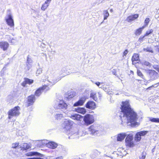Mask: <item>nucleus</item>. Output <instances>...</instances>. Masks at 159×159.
Returning a JSON list of instances; mask_svg holds the SVG:
<instances>
[{"mask_svg":"<svg viewBox=\"0 0 159 159\" xmlns=\"http://www.w3.org/2000/svg\"><path fill=\"white\" fill-rule=\"evenodd\" d=\"M121 109V114L120 117L121 118L122 123L123 122L122 117H125L127 119V123L129 125L135 126L137 122V115L133 109L130 107L129 102L128 101L122 102V105L120 107Z\"/></svg>","mask_w":159,"mask_h":159,"instance_id":"1","label":"nucleus"},{"mask_svg":"<svg viewBox=\"0 0 159 159\" xmlns=\"http://www.w3.org/2000/svg\"><path fill=\"white\" fill-rule=\"evenodd\" d=\"M54 108L57 109H62L63 111L66 110L67 105L63 100L57 99L55 102Z\"/></svg>","mask_w":159,"mask_h":159,"instance_id":"2","label":"nucleus"},{"mask_svg":"<svg viewBox=\"0 0 159 159\" xmlns=\"http://www.w3.org/2000/svg\"><path fill=\"white\" fill-rule=\"evenodd\" d=\"M39 142L38 144H37L38 146L39 147H41L46 144L47 146L49 148L54 149L57 147L58 146L57 143L52 141L49 142L48 143H45L44 140L39 141Z\"/></svg>","mask_w":159,"mask_h":159,"instance_id":"3","label":"nucleus"},{"mask_svg":"<svg viewBox=\"0 0 159 159\" xmlns=\"http://www.w3.org/2000/svg\"><path fill=\"white\" fill-rule=\"evenodd\" d=\"M20 107L17 106L15 107L13 109L8 111V118L11 119L13 116H17L20 114L19 110Z\"/></svg>","mask_w":159,"mask_h":159,"instance_id":"4","label":"nucleus"},{"mask_svg":"<svg viewBox=\"0 0 159 159\" xmlns=\"http://www.w3.org/2000/svg\"><path fill=\"white\" fill-rule=\"evenodd\" d=\"M83 119L85 124L87 125L93 123L94 121V117L92 115L90 114L86 115L84 116Z\"/></svg>","mask_w":159,"mask_h":159,"instance_id":"5","label":"nucleus"},{"mask_svg":"<svg viewBox=\"0 0 159 159\" xmlns=\"http://www.w3.org/2000/svg\"><path fill=\"white\" fill-rule=\"evenodd\" d=\"M49 89V87L46 85H44L38 89L35 92L36 96L39 97L43 92H46Z\"/></svg>","mask_w":159,"mask_h":159,"instance_id":"6","label":"nucleus"},{"mask_svg":"<svg viewBox=\"0 0 159 159\" xmlns=\"http://www.w3.org/2000/svg\"><path fill=\"white\" fill-rule=\"evenodd\" d=\"M5 20L7 24L11 27L14 25V20L12 16L10 13L7 15L5 17Z\"/></svg>","mask_w":159,"mask_h":159,"instance_id":"7","label":"nucleus"},{"mask_svg":"<svg viewBox=\"0 0 159 159\" xmlns=\"http://www.w3.org/2000/svg\"><path fill=\"white\" fill-rule=\"evenodd\" d=\"M73 124V122L71 120L65 119L62 124V126L64 129H65L67 130H68L71 128V127Z\"/></svg>","mask_w":159,"mask_h":159,"instance_id":"8","label":"nucleus"},{"mask_svg":"<svg viewBox=\"0 0 159 159\" xmlns=\"http://www.w3.org/2000/svg\"><path fill=\"white\" fill-rule=\"evenodd\" d=\"M36 100L35 95H31L29 96L27 98V101L26 102V106L27 107H29L32 105Z\"/></svg>","mask_w":159,"mask_h":159,"instance_id":"9","label":"nucleus"},{"mask_svg":"<svg viewBox=\"0 0 159 159\" xmlns=\"http://www.w3.org/2000/svg\"><path fill=\"white\" fill-rule=\"evenodd\" d=\"M89 130L90 134L93 135H98L100 132L98 129V128L94 125H91L89 128Z\"/></svg>","mask_w":159,"mask_h":159,"instance_id":"10","label":"nucleus"},{"mask_svg":"<svg viewBox=\"0 0 159 159\" xmlns=\"http://www.w3.org/2000/svg\"><path fill=\"white\" fill-rule=\"evenodd\" d=\"M133 135L132 134H130L127 136L125 139V141L127 145L129 147L133 146Z\"/></svg>","mask_w":159,"mask_h":159,"instance_id":"11","label":"nucleus"},{"mask_svg":"<svg viewBox=\"0 0 159 159\" xmlns=\"http://www.w3.org/2000/svg\"><path fill=\"white\" fill-rule=\"evenodd\" d=\"M87 98L85 96L81 97L77 102H76L74 104V107L78 106L83 105Z\"/></svg>","mask_w":159,"mask_h":159,"instance_id":"12","label":"nucleus"},{"mask_svg":"<svg viewBox=\"0 0 159 159\" xmlns=\"http://www.w3.org/2000/svg\"><path fill=\"white\" fill-rule=\"evenodd\" d=\"M149 74L152 80H154L157 79L158 77V74L154 70H149Z\"/></svg>","mask_w":159,"mask_h":159,"instance_id":"13","label":"nucleus"},{"mask_svg":"<svg viewBox=\"0 0 159 159\" xmlns=\"http://www.w3.org/2000/svg\"><path fill=\"white\" fill-rule=\"evenodd\" d=\"M9 46L8 43L5 41H2L0 42V48L4 51L7 50Z\"/></svg>","mask_w":159,"mask_h":159,"instance_id":"14","label":"nucleus"},{"mask_svg":"<svg viewBox=\"0 0 159 159\" xmlns=\"http://www.w3.org/2000/svg\"><path fill=\"white\" fill-rule=\"evenodd\" d=\"M139 14H134L128 17L126 19V20L129 22H131L134 20L138 18L139 17Z\"/></svg>","mask_w":159,"mask_h":159,"instance_id":"15","label":"nucleus"},{"mask_svg":"<svg viewBox=\"0 0 159 159\" xmlns=\"http://www.w3.org/2000/svg\"><path fill=\"white\" fill-rule=\"evenodd\" d=\"M95 107V103L93 101H89L86 104V108L91 109H94Z\"/></svg>","mask_w":159,"mask_h":159,"instance_id":"16","label":"nucleus"},{"mask_svg":"<svg viewBox=\"0 0 159 159\" xmlns=\"http://www.w3.org/2000/svg\"><path fill=\"white\" fill-rule=\"evenodd\" d=\"M79 133L77 130L75 132H72L70 135L69 137L70 139H77L79 138Z\"/></svg>","mask_w":159,"mask_h":159,"instance_id":"17","label":"nucleus"},{"mask_svg":"<svg viewBox=\"0 0 159 159\" xmlns=\"http://www.w3.org/2000/svg\"><path fill=\"white\" fill-rule=\"evenodd\" d=\"M75 95V93L74 92H68L67 94H65V97L67 100H69L74 97Z\"/></svg>","mask_w":159,"mask_h":159,"instance_id":"18","label":"nucleus"},{"mask_svg":"<svg viewBox=\"0 0 159 159\" xmlns=\"http://www.w3.org/2000/svg\"><path fill=\"white\" fill-rule=\"evenodd\" d=\"M34 81L32 80L27 78H25L24 81L22 83L21 85L23 87H25L27 84H30L33 83Z\"/></svg>","mask_w":159,"mask_h":159,"instance_id":"19","label":"nucleus"},{"mask_svg":"<svg viewBox=\"0 0 159 159\" xmlns=\"http://www.w3.org/2000/svg\"><path fill=\"white\" fill-rule=\"evenodd\" d=\"M73 110L82 114H84L86 112V109L83 107H78L77 108H73Z\"/></svg>","mask_w":159,"mask_h":159,"instance_id":"20","label":"nucleus"},{"mask_svg":"<svg viewBox=\"0 0 159 159\" xmlns=\"http://www.w3.org/2000/svg\"><path fill=\"white\" fill-rule=\"evenodd\" d=\"M71 117L74 120L79 121H81L83 119V116L77 114H75L71 115Z\"/></svg>","mask_w":159,"mask_h":159,"instance_id":"21","label":"nucleus"},{"mask_svg":"<svg viewBox=\"0 0 159 159\" xmlns=\"http://www.w3.org/2000/svg\"><path fill=\"white\" fill-rule=\"evenodd\" d=\"M126 134L125 133H121L118 135L117 138V140L118 141H121L124 140L126 136Z\"/></svg>","mask_w":159,"mask_h":159,"instance_id":"22","label":"nucleus"},{"mask_svg":"<svg viewBox=\"0 0 159 159\" xmlns=\"http://www.w3.org/2000/svg\"><path fill=\"white\" fill-rule=\"evenodd\" d=\"M54 116L56 119L59 120L61 119L64 115L60 112H56L54 113Z\"/></svg>","mask_w":159,"mask_h":159,"instance_id":"23","label":"nucleus"},{"mask_svg":"<svg viewBox=\"0 0 159 159\" xmlns=\"http://www.w3.org/2000/svg\"><path fill=\"white\" fill-rule=\"evenodd\" d=\"M139 55L138 54H134L132 57L131 59L133 63L135 64L136 63L134 62V61H139Z\"/></svg>","mask_w":159,"mask_h":159,"instance_id":"24","label":"nucleus"},{"mask_svg":"<svg viewBox=\"0 0 159 159\" xmlns=\"http://www.w3.org/2000/svg\"><path fill=\"white\" fill-rule=\"evenodd\" d=\"M20 147L23 150H25L30 148V145L27 143H24L20 145Z\"/></svg>","mask_w":159,"mask_h":159,"instance_id":"25","label":"nucleus"},{"mask_svg":"<svg viewBox=\"0 0 159 159\" xmlns=\"http://www.w3.org/2000/svg\"><path fill=\"white\" fill-rule=\"evenodd\" d=\"M145 26H143L142 27L140 28L139 29L136 30L135 34L136 35H139L141 33L142 30L144 29Z\"/></svg>","mask_w":159,"mask_h":159,"instance_id":"26","label":"nucleus"},{"mask_svg":"<svg viewBox=\"0 0 159 159\" xmlns=\"http://www.w3.org/2000/svg\"><path fill=\"white\" fill-rule=\"evenodd\" d=\"M103 15L104 16V20H106L109 16V13L107 10H105L103 12Z\"/></svg>","mask_w":159,"mask_h":159,"instance_id":"27","label":"nucleus"},{"mask_svg":"<svg viewBox=\"0 0 159 159\" xmlns=\"http://www.w3.org/2000/svg\"><path fill=\"white\" fill-rule=\"evenodd\" d=\"M39 153L37 152H30L26 153V155L27 156H30L37 155Z\"/></svg>","mask_w":159,"mask_h":159,"instance_id":"28","label":"nucleus"},{"mask_svg":"<svg viewBox=\"0 0 159 159\" xmlns=\"http://www.w3.org/2000/svg\"><path fill=\"white\" fill-rule=\"evenodd\" d=\"M141 139V136L137 132L136 134L135 135V140L139 141Z\"/></svg>","mask_w":159,"mask_h":159,"instance_id":"29","label":"nucleus"},{"mask_svg":"<svg viewBox=\"0 0 159 159\" xmlns=\"http://www.w3.org/2000/svg\"><path fill=\"white\" fill-rule=\"evenodd\" d=\"M149 120L152 122L159 123V118H150Z\"/></svg>","mask_w":159,"mask_h":159,"instance_id":"30","label":"nucleus"},{"mask_svg":"<svg viewBox=\"0 0 159 159\" xmlns=\"http://www.w3.org/2000/svg\"><path fill=\"white\" fill-rule=\"evenodd\" d=\"M138 134H139L141 136H144L145 135L147 134L148 133V131H141L139 132H138Z\"/></svg>","mask_w":159,"mask_h":159,"instance_id":"31","label":"nucleus"},{"mask_svg":"<svg viewBox=\"0 0 159 159\" xmlns=\"http://www.w3.org/2000/svg\"><path fill=\"white\" fill-rule=\"evenodd\" d=\"M142 64L143 65H145L149 67H150L151 66V63L148 61H143L142 62Z\"/></svg>","mask_w":159,"mask_h":159,"instance_id":"32","label":"nucleus"},{"mask_svg":"<svg viewBox=\"0 0 159 159\" xmlns=\"http://www.w3.org/2000/svg\"><path fill=\"white\" fill-rule=\"evenodd\" d=\"M48 6H49L48 4H47L44 3L42 5L41 7V9L43 11H44Z\"/></svg>","mask_w":159,"mask_h":159,"instance_id":"33","label":"nucleus"},{"mask_svg":"<svg viewBox=\"0 0 159 159\" xmlns=\"http://www.w3.org/2000/svg\"><path fill=\"white\" fill-rule=\"evenodd\" d=\"M13 97L11 95H9L7 98V100L10 103L12 102H13Z\"/></svg>","mask_w":159,"mask_h":159,"instance_id":"34","label":"nucleus"},{"mask_svg":"<svg viewBox=\"0 0 159 159\" xmlns=\"http://www.w3.org/2000/svg\"><path fill=\"white\" fill-rule=\"evenodd\" d=\"M61 78L60 77L57 80H55V79H53L51 80L50 81H49V82L51 83L52 84V85L55 84L58 81L60 80L61 79Z\"/></svg>","mask_w":159,"mask_h":159,"instance_id":"35","label":"nucleus"},{"mask_svg":"<svg viewBox=\"0 0 159 159\" xmlns=\"http://www.w3.org/2000/svg\"><path fill=\"white\" fill-rule=\"evenodd\" d=\"M32 66V63H26V68L28 70H29Z\"/></svg>","mask_w":159,"mask_h":159,"instance_id":"36","label":"nucleus"},{"mask_svg":"<svg viewBox=\"0 0 159 159\" xmlns=\"http://www.w3.org/2000/svg\"><path fill=\"white\" fill-rule=\"evenodd\" d=\"M153 30L152 29H151L150 30H147L146 31V33L144 35V36H148L149 35L152 34L153 32Z\"/></svg>","mask_w":159,"mask_h":159,"instance_id":"37","label":"nucleus"},{"mask_svg":"<svg viewBox=\"0 0 159 159\" xmlns=\"http://www.w3.org/2000/svg\"><path fill=\"white\" fill-rule=\"evenodd\" d=\"M150 21V19L149 18H147L144 21V25L143 26H145V27L147 26L149 22Z\"/></svg>","mask_w":159,"mask_h":159,"instance_id":"38","label":"nucleus"},{"mask_svg":"<svg viewBox=\"0 0 159 159\" xmlns=\"http://www.w3.org/2000/svg\"><path fill=\"white\" fill-rule=\"evenodd\" d=\"M159 85V82L157 83V84H155L154 85H152V86L148 87L147 89L148 90H151L152 88H156V87H157L158 85Z\"/></svg>","mask_w":159,"mask_h":159,"instance_id":"39","label":"nucleus"},{"mask_svg":"<svg viewBox=\"0 0 159 159\" xmlns=\"http://www.w3.org/2000/svg\"><path fill=\"white\" fill-rule=\"evenodd\" d=\"M146 154L143 152H142L140 156H139V159H145Z\"/></svg>","mask_w":159,"mask_h":159,"instance_id":"40","label":"nucleus"},{"mask_svg":"<svg viewBox=\"0 0 159 159\" xmlns=\"http://www.w3.org/2000/svg\"><path fill=\"white\" fill-rule=\"evenodd\" d=\"M26 62L32 63V60L30 57L29 55H28L27 57Z\"/></svg>","mask_w":159,"mask_h":159,"instance_id":"41","label":"nucleus"},{"mask_svg":"<svg viewBox=\"0 0 159 159\" xmlns=\"http://www.w3.org/2000/svg\"><path fill=\"white\" fill-rule=\"evenodd\" d=\"M42 69L41 68H39L37 69L36 72V74L37 75V76L39 75L42 72Z\"/></svg>","mask_w":159,"mask_h":159,"instance_id":"42","label":"nucleus"},{"mask_svg":"<svg viewBox=\"0 0 159 159\" xmlns=\"http://www.w3.org/2000/svg\"><path fill=\"white\" fill-rule=\"evenodd\" d=\"M137 73L138 76L143 78V75L140 70H138Z\"/></svg>","mask_w":159,"mask_h":159,"instance_id":"43","label":"nucleus"},{"mask_svg":"<svg viewBox=\"0 0 159 159\" xmlns=\"http://www.w3.org/2000/svg\"><path fill=\"white\" fill-rule=\"evenodd\" d=\"M143 50L146 52H150L152 53L153 52V51L152 50L150 49L148 47L147 48H144Z\"/></svg>","mask_w":159,"mask_h":159,"instance_id":"44","label":"nucleus"},{"mask_svg":"<svg viewBox=\"0 0 159 159\" xmlns=\"http://www.w3.org/2000/svg\"><path fill=\"white\" fill-rule=\"evenodd\" d=\"M19 145L18 143H15L12 144V148H16Z\"/></svg>","mask_w":159,"mask_h":159,"instance_id":"45","label":"nucleus"},{"mask_svg":"<svg viewBox=\"0 0 159 159\" xmlns=\"http://www.w3.org/2000/svg\"><path fill=\"white\" fill-rule=\"evenodd\" d=\"M111 72L112 74H113V75H115L116 76L117 75V74H116V70L115 69H114L112 70Z\"/></svg>","mask_w":159,"mask_h":159,"instance_id":"46","label":"nucleus"},{"mask_svg":"<svg viewBox=\"0 0 159 159\" xmlns=\"http://www.w3.org/2000/svg\"><path fill=\"white\" fill-rule=\"evenodd\" d=\"M96 93H95V92H91L90 93V97L91 98H92L93 97V96H96Z\"/></svg>","mask_w":159,"mask_h":159,"instance_id":"47","label":"nucleus"},{"mask_svg":"<svg viewBox=\"0 0 159 159\" xmlns=\"http://www.w3.org/2000/svg\"><path fill=\"white\" fill-rule=\"evenodd\" d=\"M58 148H59V150L60 151H61L63 150V148H64V147L62 145H58Z\"/></svg>","mask_w":159,"mask_h":159,"instance_id":"48","label":"nucleus"},{"mask_svg":"<svg viewBox=\"0 0 159 159\" xmlns=\"http://www.w3.org/2000/svg\"><path fill=\"white\" fill-rule=\"evenodd\" d=\"M51 1V0H47L44 3L47 4H48L49 6Z\"/></svg>","mask_w":159,"mask_h":159,"instance_id":"49","label":"nucleus"},{"mask_svg":"<svg viewBox=\"0 0 159 159\" xmlns=\"http://www.w3.org/2000/svg\"><path fill=\"white\" fill-rule=\"evenodd\" d=\"M95 84L97 85L99 88H102V87H100V83L98 82L95 83Z\"/></svg>","mask_w":159,"mask_h":159,"instance_id":"50","label":"nucleus"},{"mask_svg":"<svg viewBox=\"0 0 159 159\" xmlns=\"http://www.w3.org/2000/svg\"><path fill=\"white\" fill-rule=\"evenodd\" d=\"M45 44L43 43H41L40 45V47L42 48H45Z\"/></svg>","mask_w":159,"mask_h":159,"instance_id":"51","label":"nucleus"},{"mask_svg":"<svg viewBox=\"0 0 159 159\" xmlns=\"http://www.w3.org/2000/svg\"><path fill=\"white\" fill-rule=\"evenodd\" d=\"M128 52V51L127 50H125L123 53V55L124 56H126Z\"/></svg>","mask_w":159,"mask_h":159,"instance_id":"52","label":"nucleus"},{"mask_svg":"<svg viewBox=\"0 0 159 159\" xmlns=\"http://www.w3.org/2000/svg\"><path fill=\"white\" fill-rule=\"evenodd\" d=\"M145 36H144L142 37L139 38V41H140V42L141 43L142 42V41L143 40V39Z\"/></svg>","mask_w":159,"mask_h":159,"instance_id":"53","label":"nucleus"},{"mask_svg":"<svg viewBox=\"0 0 159 159\" xmlns=\"http://www.w3.org/2000/svg\"><path fill=\"white\" fill-rule=\"evenodd\" d=\"M92 98L95 101H96L97 100L98 98L97 97H96V95L95 96H93V97Z\"/></svg>","mask_w":159,"mask_h":159,"instance_id":"54","label":"nucleus"},{"mask_svg":"<svg viewBox=\"0 0 159 159\" xmlns=\"http://www.w3.org/2000/svg\"><path fill=\"white\" fill-rule=\"evenodd\" d=\"M14 41H15V40L14 39H12L11 41V43L13 44L14 43Z\"/></svg>","mask_w":159,"mask_h":159,"instance_id":"55","label":"nucleus"},{"mask_svg":"<svg viewBox=\"0 0 159 159\" xmlns=\"http://www.w3.org/2000/svg\"><path fill=\"white\" fill-rule=\"evenodd\" d=\"M156 50L158 51V52H159V46H157L156 47Z\"/></svg>","mask_w":159,"mask_h":159,"instance_id":"56","label":"nucleus"},{"mask_svg":"<svg viewBox=\"0 0 159 159\" xmlns=\"http://www.w3.org/2000/svg\"><path fill=\"white\" fill-rule=\"evenodd\" d=\"M63 159V157L62 156L57 157L56 158V159Z\"/></svg>","mask_w":159,"mask_h":159,"instance_id":"57","label":"nucleus"},{"mask_svg":"<svg viewBox=\"0 0 159 159\" xmlns=\"http://www.w3.org/2000/svg\"><path fill=\"white\" fill-rule=\"evenodd\" d=\"M103 89L105 91H106V90L107 89V88H106V87H103Z\"/></svg>","mask_w":159,"mask_h":159,"instance_id":"58","label":"nucleus"},{"mask_svg":"<svg viewBox=\"0 0 159 159\" xmlns=\"http://www.w3.org/2000/svg\"><path fill=\"white\" fill-rule=\"evenodd\" d=\"M52 52L53 53H55L56 52L55 51H52Z\"/></svg>","mask_w":159,"mask_h":159,"instance_id":"59","label":"nucleus"},{"mask_svg":"<svg viewBox=\"0 0 159 159\" xmlns=\"http://www.w3.org/2000/svg\"><path fill=\"white\" fill-rule=\"evenodd\" d=\"M67 111H63V112L64 113H65V114H66V112H67Z\"/></svg>","mask_w":159,"mask_h":159,"instance_id":"60","label":"nucleus"},{"mask_svg":"<svg viewBox=\"0 0 159 159\" xmlns=\"http://www.w3.org/2000/svg\"><path fill=\"white\" fill-rule=\"evenodd\" d=\"M110 11H112V9H111Z\"/></svg>","mask_w":159,"mask_h":159,"instance_id":"61","label":"nucleus"}]
</instances>
